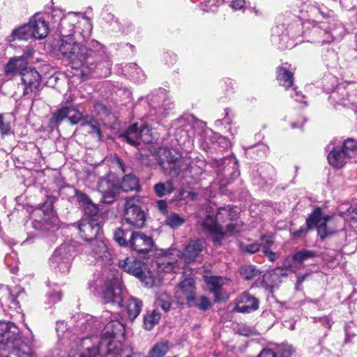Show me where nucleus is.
Listing matches in <instances>:
<instances>
[{"instance_id": "f257e3e1", "label": "nucleus", "mask_w": 357, "mask_h": 357, "mask_svg": "<svg viewBox=\"0 0 357 357\" xmlns=\"http://www.w3.org/2000/svg\"><path fill=\"white\" fill-rule=\"evenodd\" d=\"M59 51L73 69L80 70L79 76L82 81L86 80L97 67L98 53L79 43L73 33L61 36Z\"/></svg>"}, {"instance_id": "f03ea898", "label": "nucleus", "mask_w": 357, "mask_h": 357, "mask_svg": "<svg viewBox=\"0 0 357 357\" xmlns=\"http://www.w3.org/2000/svg\"><path fill=\"white\" fill-rule=\"evenodd\" d=\"M316 227L318 235L324 239L335 233L337 227L334 225L333 217L324 214L320 207H317L306 220V225L301 227L293 233L294 238L304 236L308 229Z\"/></svg>"}, {"instance_id": "7ed1b4c3", "label": "nucleus", "mask_w": 357, "mask_h": 357, "mask_svg": "<svg viewBox=\"0 0 357 357\" xmlns=\"http://www.w3.org/2000/svg\"><path fill=\"white\" fill-rule=\"evenodd\" d=\"M119 137L139 149H140L139 146L141 142L146 145L144 149H149V146L153 145L152 144L153 135L151 130L146 125L139 129L138 124L137 123H133L120 134Z\"/></svg>"}, {"instance_id": "20e7f679", "label": "nucleus", "mask_w": 357, "mask_h": 357, "mask_svg": "<svg viewBox=\"0 0 357 357\" xmlns=\"http://www.w3.org/2000/svg\"><path fill=\"white\" fill-rule=\"evenodd\" d=\"M201 225L203 230L209 235L213 241H220L225 235L232 236L242 230L239 224L230 223L227 225L226 230L223 232L220 226L217 223V220L211 215H207Z\"/></svg>"}, {"instance_id": "39448f33", "label": "nucleus", "mask_w": 357, "mask_h": 357, "mask_svg": "<svg viewBox=\"0 0 357 357\" xmlns=\"http://www.w3.org/2000/svg\"><path fill=\"white\" fill-rule=\"evenodd\" d=\"M84 116L76 108L70 106H63L54 112L50 118L48 127L53 130L58 129L63 121L67 119L70 125L75 126L84 121Z\"/></svg>"}, {"instance_id": "423d86ee", "label": "nucleus", "mask_w": 357, "mask_h": 357, "mask_svg": "<svg viewBox=\"0 0 357 357\" xmlns=\"http://www.w3.org/2000/svg\"><path fill=\"white\" fill-rule=\"evenodd\" d=\"M123 220L126 223L135 229H141L145 226L146 220V213L132 197L126 199Z\"/></svg>"}, {"instance_id": "0eeeda50", "label": "nucleus", "mask_w": 357, "mask_h": 357, "mask_svg": "<svg viewBox=\"0 0 357 357\" xmlns=\"http://www.w3.org/2000/svg\"><path fill=\"white\" fill-rule=\"evenodd\" d=\"M128 243V248L139 255L149 253L155 245L153 236L142 231H132Z\"/></svg>"}, {"instance_id": "6e6552de", "label": "nucleus", "mask_w": 357, "mask_h": 357, "mask_svg": "<svg viewBox=\"0 0 357 357\" xmlns=\"http://www.w3.org/2000/svg\"><path fill=\"white\" fill-rule=\"evenodd\" d=\"M98 190L102 195L101 202L112 204L116 200L120 188L109 176H106L100 178L98 183Z\"/></svg>"}, {"instance_id": "1a4fd4ad", "label": "nucleus", "mask_w": 357, "mask_h": 357, "mask_svg": "<svg viewBox=\"0 0 357 357\" xmlns=\"http://www.w3.org/2000/svg\"><path fill=\"white\" fill-rule=\"evenodd\" d=\"M56 197L52 195H47L46 200L42 204L40 208L36 211L33 215H38L39 219L34 218L32 224L33 227L41 229L49 223L50 218L53 213L54 203Z\"/></svg>"}, {"instance_id": "9d476101", "label": "nucleus", "mask_w": 357, "mask_h": 357, "mask_svg": "<svg viewBox=\"0 0 357 357\" xmlns=\"http://www.w3.org/2000/svg\"><path fill=\"white\" fill-rule=\"evenodd\" d=\"M77 228L81 237L86 241H96V237L102 231V226L97 218L82 219Z\"/></svg>"}, {"instance_id": "9b49d317", "label": "nucleus", "mask_w": 357, "mask_h": 357, "mask_svg": "<svg viewBox=\"0 0 357 357\" xmlns=\"http://www.w3.org/2000/svg\"><path fill=\"white\" fill-rule=\"evenodd\" d=\"M101 298L104 303H111L120 307H123L122 289L118 282L105 283Z\"/></svg>"}, {"instance_id": "f8f14e48", "label": "nucleus", "mask_w": 357, "mask_h": 357, "mask_svg": "<svg viewBox=\"0 0 357 357\" xmlns=\"http://www.w3.org/2000/svg\"><path fill=\"white\" fill-rule=\"evenodd\" d=\"M75 196L84 216L86 217V219L97 218L98 220L99 207L92 202L89 196L78 189L75 190Z\"/></svg>"}, {"instance_id": "ddd939ff", "label": "nucleus", "mask_w": 357, "mask_h": 357, "mask_svg": "<svg viewBox=\"0 0 357 357\" xmlns=\"http://www.w3.org/2000/svg\"><path fill=\"white\" fill-rule=\"evenodd\" d=\"M98 349L99 356L105 357L109 355H114V357H119L123 344L120 341H115L109 337L100 335V340L95 341Z\"/></svg>"}, {"instance_id": "4468645a", "label": "nucleus", "mask_w": 357, "mask_h": 357, "mask_svg": "<svg viewBox=\"0 0 357 357\" xmlns=\"http://www.w3.org/2000/svg\"><path fill=\"white\" fill-rule=\"evenodd\" d=\"M22 82L24 85L23 95L26 96L31 93L40 91L42 77L35 68H28L22 73Z\"/></svg>"}, {"instance_id": "2eb2a0df", "label": "nucleus", "mask_w": 357, "mask_h": 357, "mask_svg": "<svg viewBox=\"0 0 357 357\" xmlns=\"http://www.w3.org/2000/svg\"><path fill=\"white\" fill-rule=\"evenodd\" d=\"M20 339V330L14 323L0 321V344L8 345Z\"/></svg>"}, {"instance_id": "dca6fc26", "label": "nucleus", "mask_w": 357, "mask_h": 357, "mask_svg": "<svg viewBox=\"0 0 357 357\" xmlns=\"http://www.w3.org/2000/svg\"><path fill=\"white\" fill-rule=\"evenodd\" d=\"M316 256L314 251L301 250L296 252L292 256H289L285 258L283 262L284 268L296 272L303 267V263L311 258Z\"/></svg>"}, {"instance_id": "f3484780", "label": "nucleus", "mask_w": 357, "mask_h": 357, "mask_svg": "<svg viewBox=\"0 0 357 357\" xmlns=\"http://www.w3.org/2000/svg\"><path fill=\"white\" fill-rule=\"evenodd\" d=\"M119 268L125 272L142 280L144 276V263L133 257H128L124 259L119 260L118 264Z\"/></svg>"}, {"instance_id": "a211bd4d", "label": "nucleus", "mask_w": 357, "mask_h": 357, "mask_svg": "<svg viewBox=\"0 0 357 357\" xmlns=\"http://www.w3.org/2000/svg\"><path fill=\"white\" fill-rule=\"evenodd\" d=\"M28 68L27 56H21L11 58L4 66V75L6 77H13L17 74L22 76Z\"/></svg>"}, {"instance_id": "6ab92c4d", "label": "nucleus", "mask_w": 357, "mask_h": 357, "mask_svg": "<svg viewBox=\"0 0 357 357\" xmlns=\"http://www.w3.org/2000/svg\"><path fill=\"white\" fill-rule=\"evenodd\" d=\"M259 307V301L250 294L245 292L238 299L234 311L241 313H249L257 310Z\"/></svg>"}, {"instance_id": "aec40b11", "label": "nucleus", "mask_w": 357, "mask_h": 357, "mask_svg": "<svg viewBox=\"0 0 357 357\" xmlns=\"http://www.w3.org/2000/svg\"><path fill=\"white\" fill-rule=\"evenodd\" d=\"M91 254L93 257L105 264H110L112 258L106 243L102 240L92 241Z\"/></svg>"}, {"instance_id": "412c9836", "label": "nucleus", "mask_w": 357, "mask_h": 357, "mask_svg": "<svg viewBox=\"0 0 357 357\" xmlns=\"http://www.w3.org/2000/svg\"><path fill=\"white\" fill-rule=\"evenodd\" d=\"M195 283L192 278H187L181 282L176 291V296L179 302L183 303L185 300L188 302L194 299Z\"/></svg>"}, {"instance_id": "4be33fe9", "label": "nucleus", "mask_w": 357, "mask_h": 357, "mask_svg": "<svg viewBox=\"0 0 357 357\" xmlns=\"http://www.w3.org/2000/svg\"><path fill=\"white\" fill-rule=\"evenodd\" d=\"M32 37L36 39L45 38L49 33L48 23L42 17L31 19L28 23Z\"/></svg>"}, {"instance_id": "5701e85b", "label": "nucleus", "mask_w": 357, "mask_h": 357, "mask_svg": "<svg viewBox=\"0 0 357 357\" xmlns=\"http://www.w3.org/2000/svg\"><path fill=\"white\" fill-rule=\"evenodd\" d=\"M205 247L203 240H192L186 245L183 257L186 262L194 261Z\"/></svg>"}, {"instance_id": "b1692460", "label": "nucleus", "mask_w": 357, "mask_h": 357, "mask_svg": "<svg viewBox=\"0 0 357 357\" xmlns=\"http://www.w3.org/2000/svg\"><path fill=\"white\" fill-rule=\"evenodd\" d=\"M125 332V326L121 321L111 320L106 324L101 335L114 340L119 336H123Z\"/></svg>"}, {"instance_id": "393cba45", "label": "nucleus", "mask_w": 357, "mask_h": 357, "mask_svg": "<svg viewBox=\"0 0 357 357\" xmlns=\"http://www.w3.org/2000/svg\"><path fill=\"white\" fill-rule=\"evenodd\" d=\"M158 98L161 100V103L158 107V113L160 112V116L165 117L173 109L174 103L165 89H158Z\"/></svg>"}, {"instance_id": "a878e982", "label": "nucleus", "mask_w": 357, "mask_h": 357, "mask_svg": "<svg viewBox=\"0 0 357 357\" xmlns=\"http://www.w3.org/2000/svg\"><path fill=\"white\" fill-rule=\"evenodd\" d=\"M82 351L78 357H98V349L91 337L83 338L81 342Z\"/></svg>"}, {"instance_id": "bb28decb", "label": "nucleus", "mask_w": 357, "mask_h": 357, "mask_svg": "<svg viewBox=\"0 0 357 357\" xmlns=\"http://www.w3.org/2000/svg\"><path fill=\"white\" fill-rule=\"evenodd\" d=\"M119 185L120 190L126 192L139 191L140 190L139 179L132 174H125L121 184Z\"/></svg>"}, {"instance_id": "cd10ccee", "label": "nucleus", "mask_w": 357, "mask_h": 357, "mask_svg": "<svg viewBox=\"0 0 357 357\" xmlns=\"http://www.w3.org/2000/svg\"><path fill=\"white\" fill-rule=\"evenodd\" d=\"M277 80L280 85L289 88L293 85L294 75L293 73L286 67L281 66L277 68Z\"/></svg>"}, {"instance_id": "c85d7f7f", "label": "nucleus", "mask_w": 357, "mask_h": 357, "mask_svg": "<svg viewBox=\"0 0 357 357\" xmlns=\"http://www.w3.org/2000/svg\"><path fill=\"white\" fill-rule=\"evenodd\" d=\"M142 307V301L135 297H130L126 302V309L128 317L131 320H135L139 314Z\"/></svg>"}, {"instance_id": "c756f323", "label": "nucleus", "mask_w": 357, "mask_h": 357, "mask_svg": "<svg viewBox=\"0 0 357 357\" xmlns=\"http://www.w3.org/2000/svg\"><path fill=\"white\" fill-rule=\"evenodd\" d=\"M33 37L31 35L30 26H29V24H26L19 28L15 29L12 31L11 34L8 36L7 40L10 43L17 40H27Z\"/></svg>"}, {"instance_id": "7c9ffc66", "label": "nucleus", "mask_w": 357, "mask_h": 357, "mask_svg": "<svg viewBox=\"0 0 357 357\" xmlns=\"http://www.w3.org/2000/svg\"><path fill=\"white\" fill-rule=\"evenodd\" d=\"M75 17L70 15H64L60 19L59 29L61 36L70 35V33H74Z\"/></svg>"}, {"instance_id": "2f4dec72", "label": "nucleus", "mask_w": 357, "mask_h": 357, "mask_svg": "<svg viewBox=\"0 0 357 357\" xmlns=\"http://www.w3.org/2000/svg\"><path fill=\"white\" fill-rule=\"evenodd\" d=\"M88 126L91 128V133H96L97 138L99 141L102 140L103 135L101 131L98 121L91 115L86 114L84 116V121L81 123V126L84 127Z\"/></svg>"}, {"instance_id": "473e14b6", "label": "nucleus", "mask_w": 357, "mask_h": 357, "mask_svg": "<svg viewBox=\"0 0 357 357\" xmlns=\"http://www.w3.org/2000/svg\"><path fill=\"white\" fill-rule=\"evenodd\" d=\"M347 92L344 89H339L337 91H334L330 96V100L335 102V105H340L348 107L350 104H353L354 100L347 98Z\"/></svg>"}, {"instance_id": "72a5a7b5", "label": "nucleus", "mask_w": 357, "mask_h": 357, "mask_svg": "<svg viewBox=\"0 0 357 357\" xmlns=\"http://www.w3.org/2000/svg\"><path fill=\"white\" fill-rule=\"evenodd\" d=\"M345 158L342 153L335 149H333L328 155V162L336 169H340L344 165Z\"/></svg>"}, {"instance_id": "f704fd0d", "label": "nucleus", "mask_w": 357, "mask_h": 357, "mask_svg": "<svg viewBox=\"0 0 357 357\" xmlns=\"http://www.w3.org/2000/svg\"><path fill=\"white\" fill-rule=\"evenodd\" d=\"M304 6L307 8L306 11L312 13V15L319 13L324 17L329 16V11L328 10L327 8L324 7L323 5H321L317 1L307 0L305 2Z\"/></svg>"}, {"instance_id": "c9c22d12", "label": "nucleus", "mask_w": 357, "mask_h": 357, "mask_svg": "<svg viewBox=\"0 0 357 357\" xmlns=\"http://www.w3.org/2000/svg\"><path fill=\"white\" fill-rule=\"evenodd\" d=\"M143 151L141 153V162L142 164L149 166L151 162L156 159V148L154 145L149 146V149L140 148Z\"/></svg>"}, {"instance_id": "e433bc0d", "label": "nucleus", "mask_w": 357, "mask_h": 357, "mask_svg": "<svg viewBox=\"0 0 357 357\" xmlns=\"http://www.w3.org/2000/svg\"><path fill=\"white\" fill-rule=\"evenodd\" d=\"M342 153L347 158L356 157L357 155V142L353 139L345 140L342 147Z\"/></svg>"}, {"instance_id": "4c0bfd02", "label": "nucleus", "mask_w": 357, "mask_h": 357, "mask_svg": "<svg viewBox=\"0 0 357 357\" xmlns=\"http://www.w3.org/2000/svg\"><path fill=\"white\" fill-rule=\"evenodd\" d=\"M224 3V0H206L201 3L200 8L204 12H215Z\"/></svg>"}, {"instance_id": "58836bf2", "label": "nucleus", "mask_w": 357, "mask_h": 357, "mask_svg": "<svg viewBox=\"0 0 357 357\" xmlns=\"http://www.w3.org/2000/svg\"><path fill=\"white\" fill-rule=\"evenodd\" d=\"M127 232L120 227L114 232V240L121 247H128V239L126 238Z\"/></svg>"}, {"instance_id": "ea45409f", "label": "nucleus", "mask_w": 357, "mask_h": 357, "mask_svg": "<svg viewBox=\"0 0 357 357\" xmlns=\"http://www.w3.org/2000/svg\"><path fill=\"white\" fill-rule=\"evenodd\" d=\"M144 327L146 330H152L156 324V309H153L151 313H146L143 319Z\"/></svg>"}, {"instance_id": "a19ab883", "label": "nucleus", "mask_w": 357, "mask_h": 357, "mask_svg": "<svg viewBox=\"0 0 357 357\" xmlns=\"http://www.w3.org/2000/svg\"><path fill=\"white\" fill-rule=\"evenodd\" d=\"M239 271L241 275L247 280H252L259 275L258 271L252 265L242 266Z\"/></svg>"}, {"instance_id": "79ce46f5", "label": "nucleus", "mask_w": 357, "mask_h": 357, "mask_svg": "<svg viewBox=\"0 0 357 357\" xmlns=\"http://www.w3.org/2000/svg\"><path fill=\"white\" fill-rule=\"evenodd\" d=\"M222 278L213 277L208 279H206V282L213 285L211 291L215 295L216 298H219L220 291L222 285Z\"/></svg>"}, {"instance_id": "37998d69", "label": "nucleus", "mask_w": 357, "mask_h": 357, "mask_svg": "<svg viewBox=\"0 0 357 357\" xmlns=\"http://www.w3.org/2000/svg\"><path fill=\"white\" fill-rule=\"evenodd\" d=\"M237 208L231 207V206H227L222 208H218L217 213L218 216L227 215L229 219H234L237 216Z\"/></svg>"}, {"instance_id": "c03bdc74", "label": "nucleus", "mask_w": 357, "mask_h": 357, "mask_svg": "<svg viewBox=\"0 0 357 357\" xmlns=\"http://www.w3.org/2000/svg\"><path fill=\"white\" fill-rule=\"evenodd\" d=\"M165 222L171 227H176L183 224L184 220L178 215L173 213L167 218Z\"/></svg>"}, {"instance_id": "a18cd8bd", "label": "nucleus", "mask_w": 357, "mask_h": 357, "mask_svg": "<svg viewBox=\"0 0 357 357\" xmlns=\"http://www.w3.org/2000/svg\"><path fill=\"white\" fill-rule=\"evenodd\" d=\"M94 109L99 115L107 116L111 114L110 109L105 104L100 102H97L94 104Z\"/></svg>"}, {"instance_id": "49530a36", "label": "nucleus", "mask_w": 357, "mask_h": 357, "mask_svg": "<svg viewBox=\"0 0 357 357\" xmlns=\"http://www.w3.org/2000/svg\"><path fill=\"white\" fill-rule=\"evenodd\" d=\"M162 61L168 66H173L177 61V56L176 54L172 52H168L164 54L162 56Z\"/></svg>"}, {"instance_id": "de8ad7c7", "label": "nucleus", "mask_w": 357, "mask_h": 357, "mask_svg": "<svg viewBox=\"0 0 357 357\" xmlns=\"http://www.w3.org/2000/svg\"><path fill=\"white\" fill-rule=\"evenodd\" d=\"M342 216L347 220H354L357 222V208H350L347 212H341Z\"/></svg>"}, {"instance_id": "09e8293b", "label": "nucleus", "mask_w": 357, "mask_h": 357, "mask_svg": "<svg viewBox=\"0 0 357 357\" xmlns=\"http://www.w3.org/2000/svg\"><path fill=\"white\" fill-rule=\"evenodd\" d=\"M172 191L171 184L167 185L163 183H158V197H162Z\"/></svg>"}, {"instance_id": "8fccbe9b", "label": "nucleus", "mask_w": 357, "mask_h": 357, "mask_svg": "<svg viewBox=\"0 0 357 357\" xmlns=\"http://www.w3.org/2000/svg\"><path fill=\"white\" fill-rule=\"evenodd\" d=\"M0 133L3 135H8L11 133V128L9 123L3 121V115L0 113Z\"/></svg>"}, {"instance_id": "3c124183", "label": "nucleus", "mask_w": 357, "mask_h": 357, "mask_svg": "<svg viewBox=\"0 0 357 357\" xmlns=\"http://www.w3.org/2000/svg\"><path fill=\"white\" fill-rule=\"evenodd\" d=\"M197 306L199 309L206 310L211 307V303L207 298L203 296L201 297L199 302L197 304Z\"/></svg>"}, {"instance_id": "603ef678", "label": "nucleus", "mask_w": 357, "mask_h": 357, "mask_svg": "<svg viewBox=\"0 0 357 357\" xmlns=\"http://www.w3.org/2000/svg\"><path fill=\"white\" fill-rule=\"evenodd\" d=\"M169 349L167 342L158 344V357L164 356Z\"/></svg>"}, {"instance_id": "864d4df0", "label": "nucleus", "mask_w": 357, "mask_h": 357, "mask_svg": "<svg viewBox=\"0 0 357 357\" xmlns=\"http://www.w3.org/2000/svg\"><path fill=\"white\" fill-rule=\"evenodd\" d=\"M245 4V0H231V6L234 10H243Z\"/></svg>"}, {"instance_id": "5fc2aeb1", "label": "nucleus", "mask_w": 357, "mask_h": 357, "mask_svg": "<svg viewBox=\"0 0 357 357\" xmlns=\"http://www.w3.org/2000/svg\"><path fill=\"white\" fill-rule=\"evenodd\" d=\"M294 93L291 94V98H294L296 101L301 102L306 105L305 101L304 96L299 91H297L296 89H294Z\"/></svg>"}, {"instance_id": "6e6d98bb", "label": "nucleus", "mask_w": 357, "mask_h": 357, "mask_svg": "<svg viewBox=\"0 0 357 357\" xmlns=\"http://www.w3.org/2000/svg\"><path fill=\"white\" fill-rule=\"evenodd\" d=\"M260 245L257 243H252L248 245L245 248V250L250 254H253L259 250Z\"/></svg>"}, {"instance_id": "4d7b16f0", "label": "nucleus", "mask_w": 357, "mask_h": 357, "mask_svg": "<svg viewBox=\"0 0 357 357\" xmlns=\"http://www.w3.org/2000/svg\"><path fill=\"white\" fill-rule=\"evenodd\" d=\"M218 143L220 144L223 149H228L231 147V142L228 139L225 137H220L218 139Z\"/></svg>"}, {"instance_id": "13d9d810", "label": "nucleus", "mask_w": 357, "mask_h": 357, "mask_svg": "<svg viewBox=\"0 0 357 357\" xmlns=\"http://www.w3.org/2000/svg\"><path fill=\"white\" fill-rule=\"evenodd\" d=\"M257 357H277L275 353L270 349H264Z\"/></svg>"}, {"instance_id": "bf43d9fd", "label": "nucleus", "mask_w": 357, "mask_h": 357, "mask_svg": "<svg viewBox=\"0 0 357 357\" xmlns=\"http://www.w3.org/2000/svg\"><path fill=\"white\" fill-rule=\"evenodd\" d=\"M262 252L271 261H274L277 259L276 254L268 249L267 247H264Z\"/></svg>"}, {"instance_id": "052dcab7", "label": "nucleus", "mask_w": 357, "mask_h": 357, "mask_svg": "<svg viewBox=\"0 0 357 357\" xmlns=\"http://www.w3.org/2000/svg\"><path fill=\"white\" fill-rule=\"evenodd\" d=\"M113 162H114L117 166L124 173L126 172V167H125V165H124V162L123 161L122 159H121L119 157H118L117 155H115L114 158H113V160H112Z\"/></svg>"}, {"instance_id": "680f3d73", "label": "nucleus", "mask_w": 357, "mask_h": 357, "mask_svg": "<svg viewBox=\"0 0 357 357\" xmlns=\"http://www.w3.org/2000/svg\"><path fill=\"white\" fill-rule=\"evenodd\" d=\"M293 351L294 349L291 346L286 345L283 347L281 355L282 357H291Z\"/></svg>"}, {"instance_id": "e2e57ef3", "label": "nucleus", "mask_w": 357, "mask_h": 357, "mask_svg": "<svg viewBox=\"0 0 357 357\" xmlns=\"http://www.w3.org/2000/svg\"><path fill=\"white\" fill-rule=\"evenodd\" d=\"M263 241V246H262V251L264 250V247H267L268 249L273 245V241L271 240V238H264L262 239Z\"/></svg>"}, {"instance_id": "0e129e2a", "label": "nucleus", "mask_w": 357, "mask_h": 357, "mask_svg": "<svg viewBox=\"0 0 357 357\" xmlns=\"http://www.w3.org/2000/svg\"><path fill=\"white\" fill-rule=\"evenodd\" d=\"M166 203L163 200L158 201V208L163 213H165L166 211Z\"/></svg>"}, {"instance_id": "69168bd1", "label": "nucleus", "mask_w": 357, "mask_h": 357, "mask_svg": "<svg viewBox=\"0 0 357 357\" xmlns=\"http://www.w3.org/2000/svg\"><path fill=\"white\" fill-rule=\"evenodd\" d=\"M55 254L59 255L68 254L67 250H66V246L60 247L59 249H57L56 250Z\"/></svg>"}, {"instance_id": "338daca9", "label": "nucleus", "mask_w": 357, "mask_h": 357, "mask_svg": "<svg viewBox=\"0 0 357 357\" xmlns=\"http://www.w3.org/2000/svg\"><path fill=\"white\" fill-rule=\"evenodd\" d=\"M296 43H295L294 41H289L287 42L286 44H282L281 45L282 48H292L295 46Z\"/></svg>"}, {"instance_id": "774afa93", "label": "nucleus", "mask_w": 357, "mask_h": 357, "mask_svg": "<svg viewBox=\"0 0 357 357\" xmlns=\"http://www.w3.org/2000/svg\"><path fill=\"white\" fill-rule=\"evenodd\" d=\"M161 308L164 310V311L167 312L170 309V303L162 302L161 304H160Z\"/></svg>"}]
</instances>
